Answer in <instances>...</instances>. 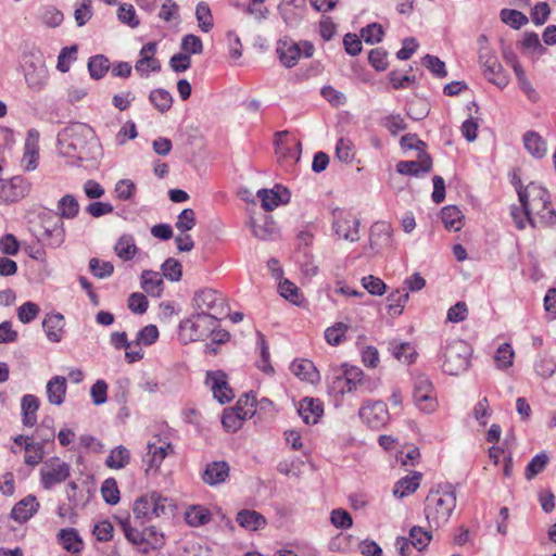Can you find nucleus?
Segmentation results:
<instances>
[{
    "label": "nucleus",
    "mask_w": 556,
    "mask_h": 556,
    "mask_svg": "<svg viewBox=\"0 0 556 556\" xmlns=\"http://www.w3.org/2000/svg\"><path fill=\"white\" fill-rule=\"evenodd\" d=\"M513 185L522 206L521 211L517 207L511 208V217L518 229H525L526 223L532 227H536L538 224L548 226L556 224V211L544 187L535 182L522 187L521 180L517 177H514Z\"/></svg>",
    "instance_id": "1"
},
{
    "label": "nucleus",
    "mask_w": 556,
    "mask_h": 556,
    "mask_svg": "<svg viewBox=\"0 0 556 556\" xmlns=\"http://www.w3.org/2000/svg\"><path fill=\"white\" fill-rule=\"evenodd\" d=\"M59 152L78 160L94 159L100 146L92 128L83 123H73L58 135Z\"/></svg>",
    "instance_id": "2"
},
{
    "label": "nucleus",
    "mask_w": 556,
    "mask_h": 556,
    "mask_svg": "<svg viewBox=\"0 0 556 556\" xmlns=\"http://www.w3.org/2000/svg\"><path fill=\"white\" fill-rule=\"evenodd\" d=\"M456 489L450 483H439L425 500V515L430 527L440 528L447 523L456 507Z\"/></svg>",
    "instance_id": "3"
},
{
    "label": "nucleus",
    "mask_w": 556,
    "mask_h": 556,
    "mask_svg": "<svg viewBox=\"0 0 556 556\" xmlns=\"http://www.w3.org/2000/svg\"><path fill=\"white\" fill-rule=\"evenodd\" d=\"M343 371L336 376L329 387L330 392L337 395L351 393H372L378 382L370 377L365 376L363 370L356 366L342 365Z\"/></svg>",
    "instance_id": "4"
},
{
    "label": "nucleus",
    "mask_w": 556,
    "mask_h": 556,
    "mask_svg": "<svg viewBox=\"0 0 556 556\" xmlns=\"http://www.w3.org/2000/svg\"><path fill=\"white\" fill-rule=\"evenodd\" d=\"M21 68L29 89L40 91L45 88L48 80V68L45 56L39 49L30 48L23 52Z\"/></svg>",
    "instance_id": "5"
},
{
    "label": "nucleus",
    "mask_w": 556,
    "mask_h": 556,
    "mask_svg": "<svg viewBox=\"0 0 556 556\" xmlns=\"http://www.w3.org/2000/svg\"><path fill=\"white\" fill-rule=\"evenodd\" d=\"M471 346L464 340L454 339L444 346L442 369L445 374L457 376L470 365Z\"/></svg>",
    "instance_id": "6"
},
{
    "label": "nucleus",
    "mask_w": 556,
    "mask_h": 556,
    "mask_svg": "<svg viewBox=\"0 0 556 556\" xmlns=\"http://www.w3.org/2000/svg\"><path fill=\"white\" fill-rule=\"evenodd\" d=\"M220 317L195 312L179 324L180 337L186 341H200L213 336Z\"/></svg>",
    "instance_id": "7"
},
{
    "label": "nucleus",
    "mask_w": 556,
    "mask_h": 556,
    "mask_svg": "<svg viewBox=\"0 0 556 556\" xmlns=\"http://www.w3.org/2000/svg\"><path fill=\"white\" fill-rule=\"evenodd\" d=\"M132 513L135 519L141 523L172 513L170 504L166 497L156 492L147 493L134 503Z\"/></svg>",
    "instance_id": "8"
},
{
    "label": "nucleus",
    "mask_w": 556,
    "mask_h": 556,
    "mask_svg": "<svg viewBox=\"0 0 556 556\" xmlns=\"http://www.w3.org/2000/svg\"><path fill=\"white\" fill-rule=\"evenodd\" d=\"M314 46L309 41L295 42L290 39H281L277 45V53L280 62L286 67H293L296 65L299 59L303 55L311 58L314 53Z\"/></svg>",
    "instance_id": "9"
},
{
    "label": "nucleus",
    "mask_w": 556,
    "mask_h": 556,
    "mask_svg": "<svg viewBox=\"0 0 556 556\" xmlns=\"http://www.w3.org/2000/svg\"><path fill=\"white\" fill-rule=\"evenodd\" d=\"M195 312L222 317L227 313V305L222 293L214 289L205 288L195 292L193 296Z\"/></svg>",
    "instance_id": "10"
},
{
    "label": "nucleus",
    "mask_w": 556,
    "mask_h": 556,
    "mask_svg": "<svg viewBox=\"0 0 556 556\" xmlns=\"http://www.w3.org/2000/svg\"><path fill=\"white\" fill-rule=\"evenodd\" d=\"M332 215V228L339 238L351 242L359 239V220L356 217H354L350 212H345L341 208H334Z\"/></svg>",
    "instance_id": "11"
},
{
    "label": "nucleus",
    "mask_w": 556,
    "mask_h": 556,
    "mask_svg": "<svg viewBox=\"0 0 556 556\" xmlns=\"http://www.w3.org/2000/svg\"><path fill=\"white\" fill-rule=\"evenodd\" d=\"M432 393L433 386L430 379L424 374L416 375L414 378L413 397L420 410L431 413L435 409L437 402Z\"/></svg>",
    "instance_id": "12"
},
{
    "label": "nucleus",
    "mask_w": 556,
    "mask_h": 556,
    "mask_svg": "<svg viewBox=\"0 0 556 556\" xmlns=\"http://www.w3.org/2000/svg\"><path fill=\"white\" fill-rule=\"evenodd\" d=\"M359 418L371 429H380L389 420V412L386 403L382 401L365 402L359 410Z\"/></svg>",
    "instance_id": "13"
},
{
    "label": "nucleus",
    "mask_w": 556,
    "mask_h": 556,
    "mask_svg": "<svg viewBox=\"0 0 556 556\" xmlns=\"http://www.w3.org/2000/svg\"><path fill=\"white\" fill-rule=\"evenodd\" d=\"M71 473L68 464L59 458H52L40 469L41 484L43 489L50 490L53 485L64 482Z\"/></svg>",
    "instance_id": "14"
},
{
    "label": "nucleus",
    "mask_w": 556,
    "mask_h": 556,
    "mask_svg": "<svg viewBox=\"0 0 556 556\" xmlns=\"http://www.w3.org/2000/svg\"><path fill=\"white\" fill-rule=\"evenodd\" d=\"M205 383L212 390L214 399L220 404L229 403L235 397L227 381V375L222 370L207 371Z\"/></svg>",
    "instance_id": "15"
},
{
    "label": "nucleus",
    "mask_w": 556,
    "mask_h": 556,
    "mask_svg": "<svg viewBox=\"0 0 556 556\" xmlns=\"http://www.w3.org/2000/svg\"><path fill=\"white\" fill-rule=\"evenodd\" d=\"M29 192V184L21 176L9 180H0V200L3 202H15Z\"/></svg>",
    "instance_id": "16"
},
{
    "label": "nucleus",
    "mask_w": 556,
    "mask_h": 556,
    "mask_svg": "<svg viewBox=\"0 0 556 556\" xmlns=\"http://www.w3.org/2000/svg\"><path fill=\"white\" fill-rule=\"evenodd\" d=\"M156 52V43L150 41L146 43L140 52L139 60L135 64V70L141 77H148L150 72H160L161 63L154 58Z\"/></svg>",
    "instance_id": "17"
},
{
    "label": "nucleus",
    "mask_w": 556,
    "mask_h": 556,
    "mask_svg": "<svg viewBox=\"0 0 556 556\" xmlns=\"http://www.w3.org/2000/svg\"><path fill=\"white\" fill-rule=\"evenodd\" d=\"M278 11L287 26L296 27L304 17L306 1L282 0L278 5Z\"/></svg>",
    "instance_id": "18"
},
{
    "label": "nucleus",
    "mask_w": 556,
    "mask_h": 556,
    "mask_svg": "<svg viewBox=\"0 0 556 556\" xmlns=\"http://www.w3.org/2000/svg\"><path fill=\"white\" fill-rule=\"evenodd\" d=\"M256 195L262 202V207L267 212L290 201L289 190L280 185H276L273 189H260Z\"/></svg>",
    "instance_id": "19"
},
{
    "label": "nucleus",
    "mask_w": 556,
    "mask_h": 556,
    "mask_svg": "<svg viewBox=\"0 0 556 556\" xmlns=\"http://www.w3.org/2000/svg\"><path fill=\"white\" fill-rule=\"evenodd\" d=\"M416 161H400L396 164V172L402 175L420 176L427 174L432 168L431 156L427 152L417 154Z\"/></svg>",
    "instance_id": "20"
},
{
    "label": "nucleus",
    "mask_w": 556,
    "mask_h": 556,
    "mask_svg": "<svg viewBox=\"0 0 556 556\" xmlns=\"http://www.w3.org/2000/svg\"><path fill=\"white\" fill-rule=\"evenodd\" d=\"M242 399H239L233 408L225 409L222 424L228 432H235L241 428L242 421L254 415L252 408L244 409L241 407Z\"/></svg>",
    "instance_id": "21"
},
{
    "label": "nucleus",
    "mask_w": 556,
    "mask_h": 556,
    "mask_svg": "<svg viewBox=\"0 0 556 556\" xmlns=\"http://www.w3.org/2000/svg\"><path fill=\"white\" fill-rule=\"evenodd\" d=\"M39 159V132L38 130L30 128L27 131L25 140L24 154L22 164L25 170H34L38 165Z\"/></svg>",
    "instance_id": "22"
},
{
    "label": "nucleus",
    "mask_w": 556,
    "mask_h": 556,
    "mask_svg": "<svg viewBox=\"0 0 556 556\" xmlns=\"http://www.w3.org/2000/svg\"><path fill=\"white\" fill-rule=\"evenodd\" d=\"M298 413L305 424L315 425L324 414L323 403L318 399L304 397L299 402Z\"/></svg>",
    "instance_id": "23"
},
{
    "label": "nucleus",
    "mask_w": 556,
    "mask_h": 556,
    "mask_svg": "<svg viewBox=\"0 0 556 556\" xmlns=\"http://www.w3.org/2000/svg\"><path fill=\"white\" fill-rule=\"evenodd\" d=\"M229 476V466L226 462H212L202 472V480L208 485H217L226 481Z\"/></svg>",
    "instance_id": "24"
},
{
    "label": "nucleus",
    "mask_w": 556,
    "mask_h": 556,
    "mask_svg": "<svg viewBox=\"0 0 556 556\" xmlns=\"http://www.w3.org/2000/svg\"><path fill=\"white\" fill-rule=\"evenodd\" d=\"M64 326V317L60 313L48 314L42 321L45 333L48 340L53 343L62 340Z\"/></svg>",
    "instance_id": "25"
},
{
    "label": "nucleus",
    "mask_w": 556,
    "mask_h": 556,
    "mask_svg": "<svg viewBox=\"0 0 556 556\" xmlns=\"http://www.w3.org/2000/svg\"><path fill=\"white\" fill-rule=\"evenodd\" d=\"M65 239L64 224L61 219L54 223H46L43 225V232L41 233V241L51 247L59 248Z\"/></svg>",
    "instance_id": "26"
},
{
    "label": "nucleus",
    "mask_w": 556,
    "mask_h": 556,
    "mask_svg": "<svg viewBox=\"0 0 556 556\" xmlns=\"http://www.w3.org/2000/svg\"><path fill=\"white\" fill-rule=\"evenodd\" d=\"M39 503L34 495H28L14 505L11 517L15 521L25 522L37 511Z\"/></svg>",
    "instance_id": "27"
},
{
    "label": "nucleus",
    "mask_w": 556,
    "mask_h": 556,
    "mask_svg": "<svg viewBox=\"0 0 556 556\" xmlns=\"http://www.w3.org/2000/svg\"><path fill=\"white\" fill-rule=\"evenodd\" d=\"M39 400L33 394H25L21 400L22 422L25 427L33 428L37 424Z\"/></svg>",
    "instance_id": "28"
},
{
    "label": "nucleus",
    "mask_w": 556,
    "mask_h": 556,
    "mask_svg": "<svg viewBox=\"0 0 556 556\" xmlns=\"http://www.w3.org/2000/svg\"><path fill=\"white\" fill-rule=\"evenodd\" d=\"M66 379L63 376H54L46 387L48 401L52 405L60 406L63 404L66 395Z\"/></svg>",
    "instance_id": "29"
},
{
    "label": "nucleus",
    "mask_w": 556,
    "mask_h": 556,
    "mask_svg": "<svg viewBox=\"0 0 556 556\" xmlns=\"http://www.w3.org/2000/svg\"><path fill=\"white\" fill-rule=\"evenodd\" d=\"M59 544L67 552L72 554L80 553L84 548V542L74 528H66L60 530L58 533Z\"/></svg>",
    "instance_id": "30"
},
{
    "label": "nucleus",
    "mask_w": 556,
    "mask_h": 556,
    "mask_svg": "<svg viewBox=\"0 0 556 556\" xmlns=\"http://www.w3.org/2000/svg\"><path fill=\"white\" fill-rule=\"evenodd\" d=\"M237 522L250 531L263 529L267 521L266 518L256 510L242 509L237 514Z\"/></svg>",
    "instance_id": "31"
},
{
    "label": "nucleus",
    "mask_w": 556,
    "mask_h": 556,
    "mask_svg": "<svg viewBox=\"0 0 556 556\" xmlns=\"http://www.w3.org/2000/svg\"><path fill=\"white\" fill-rule=\"evenodd\" d=\"M290 370L303 381L313 383L319 379V374L315 365L308 359H296L292 362Z\"/></svg>",
    "instance_id": "32"
},
{
    "label": "nucleus",
    "mask_w": 556,
    "mask_h": 556,
    "mask_svg": "<svg viewBox=\"0 0 556 556\" xmlns=\"http://www.w3.org/2000/svg\"><path fill=\"white\" fill-rule=\"evenodd\" d=\"M388 350L397 361L406 364L413 363L417 356L415 348L409 342L391 340Z\"/></svg>",
    "instance_id": "33"
},
{
    "label": "nucleus",
    "mask_w": 556,
    "mask_h": 556,
    "mask_svg": "<svg viewBox=\"0 0 556 556\" xmlns=\"http://www.w3.org/2000/svg\"><path fill=\"white\" fill-rule=\"evenodd\" d=\"M523 146L526 150L535 159H542L547 151L545 140L533 130H529L523 135Z\"/></svg>",
    "instance_id": "34"
},
{
    "label": "nucleus",
    "mask_w": 556,
    "mask_h": 556,
    "mask_svg": "<svg viewBox=\"0 0 556 556\" xmlns=\"http://www.w3.org/2000/svg\"><path fill=\"white\" fill-rule=\"evenodd\" d=\"M441 219L444 227L450 231H459L463 227L464 215L455 205H447L441 210Z\"/></svg>",
    "instance_id": "35"
},
{
    "label": "nucleus",
    "mask_w": 556,
    "mask_h": 556,
    "mask_svg": "<svg viewBox=\"0 0 556 556\" xmlns=\"http://www.w3.org/2000/svg\"><path fill=\"white\" fill-rule=\"evenodd\" d=\"M163 278L160 273L143 270L141 275V288L152 296H161L163 292Z\"/></svg>",
    "instance_id": "36"
},
{
    "label": "nucleus",
    "mask_w": 556,
    "mask_h": 556,
    "mask_svg": "<svg viewBox=\"0 0 556 556\" xmlns=\"http://www.w3.org/2000/svg\"><path fill=\"white\" fill-rule=\"evenodd\" d=\"M391 243V227L387 223H376L370 229V248L379 249Z\"/></svg>",
    "instance_id": "37"
},
{
    "label": "nucleus",
    "mask_w": 556,
    "mask_h": 556,
    "mask_svg": "<svg viewBox=\"0 0 556 556\" xmlns=\"http://www.w3.org/2000/svg\"><path fill=\"white\" fill-rule=\"evenodd\" d=\"M114 251L125 262L132 260L138 252L134 236L128 233L121 236L114 245Z\"/></svg>",
    "instance_id": "38"
},
{
    "label": "nucleus",
    "mask_w": 556,
    "mask_h": 556,
    "mask_svg": "<svg viewBox=\"0 0 556 556\" xmlns=\"http://www.w3.org/2000/svg\"><path fill=\"white\" fill-rule=\"evenodd\" d=\"M420 480L421 473L417 471H415L412 476H406L400 479L393 489L394 496L402 498L414 493L418 489Z\"/></svg>",
    "instance_id": "39"
},
{
    "label": "nucleus",
    "mask_w": 556,
    "mask_h": 556,
    "mask_svg": "<svg viewBox=\"0 0 556 556\" xmlns=\"http://www.w3.org/2000/svg\"><path fill=\"white\" fill-rule=\"evenodd\" d=\"M186 522L191 527H200L208 523L212 519L210 510L201 505H193L186 510Z\"/></svg>",
    "instance_id": "40"
},
{
    "label": "nucleus",
    "mask_w": 556,
    "mask_h": 556,
    "mask_svg": "<svg viewBox=\"0 0 556 556\" xmlns=\"http://www.w3.org/2000/svg\"><path fill=\"white\" fill-rule=\"evenodd\" d=\"M58 215L61 218L72 219L77 216L79 212V203L72 194L62 197L56 205Z\"/></svg>",
    "instance_id": "41"
},
{
    "label": "nucleus",
    "mask_w": 556,
    "mask_h": 556,
    "mask_svg": "<svg viewBox=\"0 0 556 556\" xmlns=\"http://www.w3.org/2000/svg\"><path fill=\"white\" fill-rule=\"evenodd\" d=\"M143 531L144 546L141 548V553L148 554L153 549L161 548L164 543V534L160 532L154 526L146 528Z\"/></svg>",
    "instance_id": "42"
},
{
    "label": "nucleus",
    "mask_w": 556,
    "mask_h": 556,
    "mask_svg": "<svg viewBox=\"0 0 556 556\" xmlns=\"http://www.w3.org/2000/svg\"><path fill=\"white\" fill-rule=\"evenodd\" d=\"M388 312L391 316H399L402 314L405 304L409 300V293L404 289L395 290L388 296Z\"/></svg>",
    "instance_id": "43"
},
{
    "label": "nucleus",
    "mask_w": 556,
    "mask_h": 556,
    "mask_svg": "<svg viewBox=\"0 0 556 556\" xmlns=\"http://www.w3.org/2000/svg\"><path fill=\"white\" fill-rule=\"evenodd\" d=\"M148 464L149 468L157 469L168 453L173 452V446L167 443L165 446H156L153 443H148Z\"/></svg>",
    "instance_id": "44"
},
{
    "label": "nucleus",
    "mask_w": 556,
    "mask_h": 556,
    "mask_svg": "<svg viewBox=\"0 0 556 556\" xmlns=\"http://www.w3.org/2000/svg\"><path fill=\"white\" fill-rule=\"evenodd\" d=\"M149 100L151 104L161 113H165L170 110L173 104V96L169 91L157 88L150 92Z\"/></svg>",
    "instance_id": "45"
},
{
    "label": "nucleus",
    "mask_w": 556,
    "mask_h": 556,
    "mask_svg": "<svg viewBox=\"0 0 556 556\" xmlns=\"http://www.w3.org/2000/svg\"><path fill=\"white\" fill-rule=\"evenodd\" d=\"M257 346L260 349V361L256 362V366L266 375L274 374V367L270 364V354L267 341L263 333L257 332Z\"/></svg>",
    "instance_id": "46"
},
{
    "label": "nucleus",
    "mask_w": 556,
    "mask_h": 556,
    "mask_svg": "<svg viewBox=\"0 0 556 556\" xmlns=\"http://www.w3.org/2000/svg\"><path fill=\"white\" fill-rule=\"evenodd\" d=\"M483 74L490 83L494 84L501 89L505 88L509 83V76L504 71L500 62L484 68Z\"/></svg>",
    "instance_id": "47"
},
{
    "label": "nucleus",
    "mask_w": 556,
    "mask_h": 556,
    "mask_svg": "<svg viewBox=\"0 0 556 556\" xmlns=\"http://www.w3.org/2000/svg\"><path fill=\"white\" fill-rule=\"evenodd\" d=\"M130 452L126 447L119 445L110 452L105 460V465L109 468L122 469L129 464Z\"/></svg>",
    "instance_id": "48"
},
{
    "label": "nucleus",
    "mask_w": 556,
    "mask_h": 556,
    "mask_svg": "<svg viewBox=\"0 0 556 556\" xmlns=\"http://www.w3.org/2000/svg\"><path fill=\"white\" fill-rule=\"evenodd\" d=\"M110 68V62L106 56L103 54H97L89 59L88 61V71L91 78L98 80L104 77L106 72Z\"/></svg>",
    "instance_id": "49"
},
{
    "label": "nucleus",
    "mask_w": 556,
    "mask_h": 556,
    "mask_svg": "<svg viewBox=\"0 0 556 556\" xmlns=\"http://www.w3.org/2000/svg\"><path fill=\"white\" fill-rule=\"evenodd\" d=\"M250 227L252 229V233L260 240H269L274 237L276 232V225L273 219L265 218L262 224L256 223V220H250Z\"/></svg>",
    "instance_id": "50"
},
{
    "label": "nucleus",
    "mask_w": 556,
    "mask_h": 556,
    "mask_svg": "<svg viewBox=\"0 0 556 556\" xmlns=\"http://www.w3.org/2000/svg\"><path fill=\"white\" fill-rule=\"evenodd\" d=\"M501 21L514 29H519L528 23V17L520 11L503 9L500 12Z\"/></svg>",
    "instance_id": "51"
},
{
    "label": "nucleus",
    "mask_w": 556,
    "mask_h": 556,
    "mask_svg": "<svg viewBox=\"0 0 556 556\" xmlns=\"http://www.w3.org/2000/svg\"><path fill=\"white\" fill-rule=\"evenodd\" d=\"M195 17L199 28L208 33L213 28V16L210 7L205 2L198 3L195 8Z\"/></svg>",
    "instance_id": "52"
},
{
    "label": "nucleus",
    "mask_w": 556,
    "mask_h": 556,
    "mask_svg": "<svg viewBox=\"0 0 556 556\" xmlns=\"http://www.w3.org/2000/svg\"><path fill=\"white\" fill-rule=\"evenodd\" d=\"M349 326L344 323H337L325 330V340L332 346L339 345L344 339Z\"/></svg>",
    "instance_id": "53"
},
{
    "label": "nucleus",
    "mask_w": 556,
    "mask_h": 556,
    "mask_svg": "<svg viewBox=\"0 0 556 556\" xmlns=\"http://www.w3.org/2000/svg\"><path fill=\"white\" fill-rule=\"evenodd\" d=\"M432 535L421 527L414 526L409 531V542L418 551L425 549L430 543Z\"/></svg>",
    "instance_id": "54"
},
{
    "label": "nucleus",
    "mask_w": 556,
    "mask_h": 556,
    "mask_svg": "<svg viewBox=\"0 0 556 556\" xmlns=\"http://www.w3.org/2000/svg\"><path fill=\"white\" fill-rule=\"evenodd\" d=\"M89 270L94 277L99 279H104L113 274L114 265L111 262L101 261L97 257H92L89 261Z\"/></svg>",
    "instance_id": "55"
},
{
    "label": "nucleus",
    "mask_w": 556,
    "mask_h": 556,
    "mask_svg": "<svg viewBox=\"0 0 556 556\" xmlns=\"http://www.w3.org/2000/svg\"><path fill=\"white\" fill-rule=\"evenodd\" d=\"M101 494L105 503L115 505L119 502V490L116 480L109 478L101 485Z\"/></svg>",
    "instance_id": "56"
},
{
    "label": "nucleus",
    "mask_w": 556,
    "mask_h": 556,
    "mask_svg": "<svg viewBox=\"0 0 556 556\" xmlns=\"http://www.w3.org/2000/svg\"><path fill=\"white\" fill-rule=\"evenodd\" d=\"M548 463V456L545 453L536 454L528 464L525 476L528 480H532L536 475L542 472Z\"/></svg>",
    "instance_id": "57"
},
{
    "label": "nucleus",
    "mask_w": 556,
    "mask_h": 556,
    "mask_svg": "<svg viewBox=\"0 0 556 556\" xmlns=\"http://www.w3.org/2000/svg\"><path fill=\"white\" fill-rule=\"evenodd\" d=\"M514 355L511 345L504 343L496 350L494 361L498 368L506 369L513 365Z\"/></svg>",
    "instance_id": "58"
},
{
    "label": "nucleus",
    "mask_w": 556,
    "mask_h": 556,
    "mask_svg": "<svg viewBox=\"0 0 556 556\" xmlns=\"http://www.w3.org/2000/svg\"><path fill=\"white\" fill-rule=\"evenodd\" d=\"M163 276L170 281H179L182 276V266L175 258H167L161 267Z\"/></svg>",
    "instance_id": "59"
},
{
    "label": "nucleus",
    "mask_w": 556,
    "mask_h": 556,
    "mask_svg": "<svg viewBox=\"0 0 556 556\" xmlns=\"http://www.w3.org/2000/svg\"><path fill=\"white\" fill-rule=\"evenodd\" d=\"M384 35L383 28L378 23H371L362 28L361 36L366 43L375 45L382 40Z\"/></svg>",
    "instance_id": "60"
},
{
    "label": "nucleus",
    "mask_w": 556,
    "mask_h": 556,
    "mask_svg": "<svg viewBox=\"0 0 556 556\" xmlns=\"http://www.w3.org/2000/svg\"><path fill=\"white\" fill-rule=\"evenodd\" d=\"M122 530L126 536V539L137 547L139 552L144 546V536L143 531H139L130 526V523L126 521L121 522Z\"/></svg>",
    "instance_id": "61"
},
{
    "label": "nucleus",
    "mask_w": 556,
    "mask_h": 556,
    "mask_svg": "<svg viewBox=\"0 0 556 556\" xmlns=\"http://www.w3.org/2000/svg\"><path fill=\"white\" fill-rule=\"evenodd\" d=\"M197 224L195 213L192 208H185L178 215L175 227L181 232L185 233L191 230Z\"/></svg>",
    "instance_id": "62"
},
{
    "label": "nucleus",
    "mask_w": 556,
    "mask_h": 556,
    "mask_svg": "<svg viewBox=\"0 0 556 556\" xmlns=\"http://www.w3.org/2000/svg\"><path fill=\"white\" fill-rule=\"evenodd\" d=\"M25 451L27 452V454L24 460L29 466L38 465L42 460L45 455L41 443H35V441L26 442Z\"/></svg>",
    "instance_id": "63"
},
{
    "label": "nucleus",
    "mask_w": 556,
    "mask_h": 556,
    "mask_svg": "<svg viewBox=\"0 0 556 556\" xmlns=\"http://www.w3.org/2000/svg\"><path fill=\"white\" fill-rule=\"evenodd\" d=\"M368 61L376 71H386L389 65L388 52L383 48L372 49L368 54Z\"/></svg>",
    "instance_id": "64"
}]
</instances>
